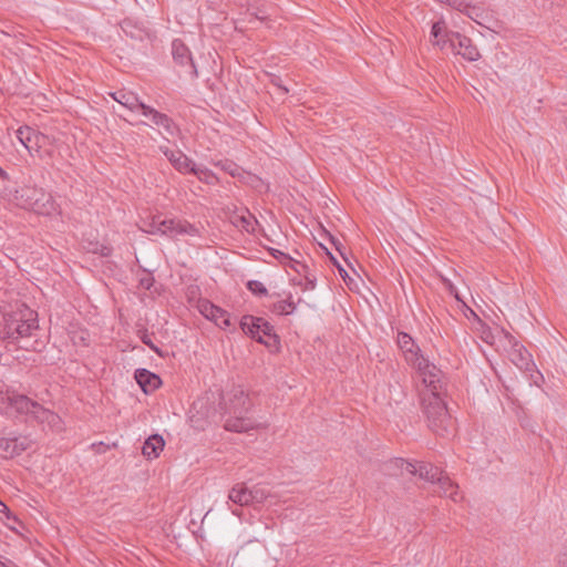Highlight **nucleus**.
<instances>
[{"label": "nucleus", "instance_id": "f257e3e1", "mask_svg": "<svg viewBox=\"0 0 567 567\" xmlns=\"http://www.w3.org/2000/svg\"><path fill=\"white\" fill-rule=\"evenodd\" d=\"M39 329L38 313L25 305L18 306L14 310L0 313V340L17 343L20 348L37 349L38 341L32 344L29 339Z\"/></svg>", "mask_w": 567, "mask_h": 567}, {"label": "nucleus", "instance_id": "f03ea898", "mask_svg": "<svg viewBox=\"0 0 567 567\" xmlns=\"http://www.w3.org/2000/svg\"><path fill=\"white\" fill-rule=\"evenodd\" d=\"M423 389L420 390L421 405L429 422V427L439 435H444L452 429V417L447 411L446 403L442 399L444 390L443 372L440 371L439 382L429 383V380L421 381Z\"/></svg>", "mask_w": 567, "mask_h": 567}, {"label": "nucleus", "instance_id": "7ed1b4c3", "mask_svg": "<svg viewBox=\"0 0 567 567\" xmlns=\"http://www.w3.org/2000/svg\"><path fill=\"white\" fill-rule=\"evenodd\" d=\"M398 346L401 349L408 364L416 370L420 381L429 380V383L439 382L440 369L422 353L412 337L405 332H399Z\"/></svg>", "mask_w": 567, "mask_h": 567}, {"label": "nucleus", "instance_id": "20e7f679", "mask_svg": "<svg viewBox=\"0 0 567 567\" xmlns=\"http://www.w3.org/2000/svg\"><path fill=\"white\" fill-rule=\"evenodd\" d=\"M224 400L225 413L228 414L224 424L227 431L243 433L256 427V423L246 416L250 403L243 390L236 389L234 391L233 395L227 399L229 404H227L225 398Z\"/></svg>", "mask_w": 567, "mask_h": 567}, {"label": "nucleus", "instance_id": "39448f33", "mask_svg": "<svg viewBox=\"0 0 567 567\" xmlns=\"http://www.w3.org/2000/svg\"><path fill=\"white\" fill-rule=\"evenodd\" d=\"M19 205L39 215L52 216L59 213V207L50 193L35 186H24L17 190Z\"/></svg>", "mask_w": 567, "mask_h": 567}, {"label": "nucleus", "instance_id": "423d86ee", "mask_svg": "<svg viewBox=\"0 0 567 567\" xmlns=\"http://www.w3.org/2000/svg\"><path fill=\"white\" fill-rule=\"evenodd\" d=\"M143 230L152 235H162L169 238H176L178 236H200V230L197 226L186 220L161 218V216H153L150 221L145 223Z\"/></svg>", "mask_w": 567, "mask_h": 567}, {"label": "nucleus", "instance_id": "0eeeda50", "mask_svg": "<svg viewBox=\"0 0 567 567\" xmlns=\"http://www.w3.org/2000/svg\"><path fill=\"white\" fill-rule=\"evenodd\" d=\"M240 328L245 333L266 346H270L268 340L276 341L274 327L262 318L244 316L240 320Z\"/></svg>", "mask_w": 567, "mask_h": 567}, {"label": "nucleus", "instance_id": "6e6552de", "mask_svg": "<svg viewBox=\"0 0 567 567\" xmlns=\"http://www.w3.org/2000/svg\"><path fill=\"white\" fill-rule=\"evenodd\" d=\"M396 463L400 464V467L406 471L408 473L419 475L420 478L431 483H436L437 485L440 483V478L445 476L443 475V472L439 467L430 463H412L405 460H398Z\"/></svg>", "mask_w": 567, "mask_h": 567}, {"label": "nucleus", "instance_id": "1a4fd4ad", "mask_svg": "<svg viewBox=\"0 0 567 567\" xmlns=\"http://www.w3.org/2000/svg\"><path fill=\"white\" fill-rule=\"evenodd\" d=\"M16 136L32 156L40 155V151L47 142L44 134L27 125L19 127Z\"/></svg>", "mask_w": 567, "mask_h": 567}, {"label": "nucleus", "instance_id": "9d476101", "mask_svg": "<svg viewBox=\"0 0 567 567\" xmlns=\"http://www.w3.org/2000/svg\"><path fill=\"white\" fill-rule=\"evenodd\" d=\"M451 49L462 55L465 60L474 62L481 58V53L472 40L458 32H452L449 38Z\"/></svg>", "mask_w": 567, "mask_h": 567}, {"label": "nucleus", "instance_id": "9b49d317", "mask_svg": "<svg viewBox=\"0 0 567 567\" xmlns=\"http://www.w3.org/2000/svg\"><path fill=\"white\" fill-rule=\"evenodd\" d=\"M198 310L206 319L215 322V324L221 329H226L231 326L228 312L218 306H215L209 300H199Z\"/></svg>", "mask_w": 567, "mask_h": 567}, {"label": "nucleus", "instance_id": "f8f14e48", "mask_svg": "<svg viewBox=\"0 0 567 567\" xmlns=\"http://www.w3.org/2000/svg\"><path fill=\"white\" fill-rule=\"evenodd\" d=\"M143 115L150 118L154 125L162 128V133L168 136H175L178 133L177 125L168 115L161 113L148 105L144 107Z\"/></svg>", "mask_w": 567, "mask_h": 567}, {"label": "nucleus", "instance_id": "ddd939ff", "mask_svg": "<svg viewBox=\"0 0 567 567\" xmlns=\"http://www.w3.org/2000/svg\"><path fill=\"white\" fill-rule=\"evenodd\" d=\"M7 403L6 412L8 414H12L13 412L20 413V414H31L32 410H35V406H38V403L30 400L25 395L21 394H12L7 395L3 399Z\"/></svg>", "mask_w": 567, "mask_h": 567}, {"label": "nucleus", "instance_id": "4468645a", "mask_svg": "<svg viewBox=\"0 0 567 567\" xmlns=\"http://www.w3.org/2000/svg\"><path fill=\"white\" fill-rule=\"evenodd\" d=\"M161 152L166 156L169 163L179 173H192L195 163L179 150H169L166 146H159Z\"/></svg>", "mask_w": 567, "mask_h": 567}, {"label": "nucleus", "instance_id": "2eb2a0df", "mask_svg": "<svg viewBox=\"0 0 567 567\" xmlns=\"http://www.w3.org/2000/svg\"><path fill=\"white\" fill-rule=\"evenodd\" d=\"M509 342L512 343V349L508 353L509 360L519 370L532 371L535 364L527 349L518 342H512V339H509Z\"/></svg>", "mask_w": 567, "mask_h": 567}, {"label": "nucleus", "instance_id": "dca6fc26", "mask_svg": "<svg viewBox=\"0 0 567 567\" xmlns=\"http://www.w3.org/2000/svg\"><path fill=\"white\" fill-rule=\"evenodd\" d=\"M231 224L248 234H255L257 226L259 225L256 217L248 209H240L230 217Z\"/></svg>", "mask_w": 567, "mask_h": 567}, {"label": "nucleus", "instance_id": "f3484780", "mask_svg": "<svg viewBox=\"0 0 567 567\" xmlns=\"http://www.w3.org/2000/svg\"><path fill=\"white\" fill-rule=\"evenodd\" d=\"M111 96L121 105L127 107L131 111H141L144 112V107H146V104H144L138 96L133 93L125 90H118L113 93H111Z\"/></svg>", "mask_w": 567, "mask_h": 567}, {"label": "nucleus", "instance_id": "a211bd4d", "mask_svg": "<svg viewBox=\"0 0 567 567\" xmlns=\"http://www.w3.org/2000/svg\"><path fill=\"white\" fill-rule=\"evenodd\" d=\"M135 379L145 393L154 391L161 384L159 377L146 369L136 370Z\"/></svg>", "mask_w": 567, "mask_h": 567}, {"label": "nucleus", "instance_id": "6ab92c4d", "mask_svg": "<svg viewBox=\"0 0 567 567\" xmlns=\"http://www.w3.org/2000/svg\"><path fill=\"white\" fill-rule=\"evenodd\" d=\"M172 55L176 63L194 68L193 59L188 48L179 39L172 42Z\"/></svg>", "mask_w": 567, "mask_h": 567}, {"label": "nucleus", "instance_id": "aec40b11", "mask_svg": "<svg viewBox=\"0 0 567 567\" xmlns=\"http://www.w3.org/2000/svg\"><path fill=\"white\" fill-rule=\"evenodd\" d=\"M165 446L164 439L158 434L151 435L143 444L142 453L147 458H156Z\"/></svg>", "mask_w": 567, "mask_h": 567}, {"label": "nucleus", "instance_id": "412c9836", "mask_svg": "<svg viewBox=\"0 0 567 567\" xmlns=\"http://www.w3.org/2000/svg\"><path fill=\"white\" fill-rule=\"evenodd\" d=\"M251 493L244 484L235 485L228 494V498L236 505L247 506L251 505Z\"/></svg>", "mask_w": 567, "mask_h": 567}, {"label": "nucleus", "instance_id": "4be33fe9", "mask_svg": "<svg viewBox=\"0 0 567 567\" xmlns=\"http://www.w3.org/2000/svg\"><path fill=\"white\" fill-rule=\"evenodd\" d=\"M450 37L451 33L446 32L445 23L443 21H437L432 25L430 41L433 45L444 49L449 43Z\"/></svg>", "mask_w": 567, "mask_h": 567}, {"label": "nucleus", "instance_id": "5701e85b", "mask_svg": "<svg viewBox=\"0 0 567 567\" xmlns=\"http://www.w3.org/2000/svg\"><path fill=\"white\" fill-rule=\"evenodd\" d=\"M440 494L451 498L454 503L462 499V495L458 492V486L454 484L449 476L440 478L439 483Z\"/></svg>", "mask_w": 567, "mask_h": 567}, {"label": "nucleus", "instance_id": "b1692460", "mask_svg": "<svg viewBox=\"0 0 567 567\" xmlns=\"http://www.w3.org/2000/svg\"><path fill=\"white\" fill-rule=\"evenodd\" d=\"M12 439V446L14 447V454L20 455L22 452L29 450L33 445V441L27 436V435H19L11 437Z\"/></svg>", "mask_w": 567, "mask_h": 567}, {"label": "nucleus", "instance_id": "393cba45", "mask_svg": "<svg viewBox=\"0 0 567 567\" xmlns=\"http://www.w3.org/2000/svg\"><path fill=\"white\" fill-rule=\"evenodd\" d=\"M11 437L0 436V460H8L16 456Z\"/></svg>", "mask_w": 567, "mask_h": 567}, {"label": "nucleus", "instance_id": "a878e982", "mask_svg": "<svg viewBox=\"0 0 567 567\" xmlns=\"http://www.w3.org/2000/svg\"><path fill=\"white\" fill-rule=\"evenodd\" d=\"M296 309L291 300H281L272 305L271 311L276 315L286 316L293 312Z\"/></svg>", "mask_w": 567, "mask_h": 567}, {"label": "nucleus", "instance_id": "bb28decb", "mask_svg": "<svg viewBox=\"0 0 567 567\" xmlns=\"http://www.w3.org/2000/svg\"><path fill=\"white\" fill-rule=\"evenodd\" d=\"M192 174L196 175L200 181L209 184L215 179L212 171L204 166H197L196 164L193 167Z\"/></svg>", "mask_w": 567, "mask_h": 567}, {"label": "nucleus", "instance_id": "cd10ccee", "mask_svg": "<svg viewBox=\"0 0 567 567\" xmlns=\"http://www.w3.org/2000/svg\"><path fill=\"white\" fill-rule=\"evenodd\" d=\"M276 254H280V262L287 267H290L291 269L296 270L297 272H300V268H305V265L300 264L299 261L295 260L293 258H291L290 256H288L287 254L280 251V250H275Z\"/></svg>", "mask_w": 567, "mask_h": 567}, {"label": "nucleus", "instance_id": "c85d7f7f", "mask_svg": "<svg viewBox=\"0 0 567 567\" xmlns=\"http://www.w3.org/2000/svg\"><path fill=\"white\" fill-rule=\"evenodd\" d=\"M247 289L254 293V295H258V296H266L267 295V288L265 287V285L261 282V281H258V280H249L247 282Z\"/></svg>", "mask_w": 567, "mask_h": 567}, {"label": "nucleus", "instance_id": "c756f323", "mask_svg": "<svg viewBox=\"0 0 567 567\" xmlns=\"http://www.w3.org/2000/svg\"><path fill=\"white\" fill-rule=\"evenodd\" d=\"M251 493V504L262 503L267 498V492L262 487H254L249 489Z\"/></svg>", "mask_w": 567, "mask_h": 567}, {"label": "nucleus", "instance_id": "7c9ffc66", "mask_svg": "<svg viewBox=\"0 0 567 567\" xmlns=\"http://www.w3.org/2000/svg\"><path fill=\"white\" fill-rule=\"evenodd\" d=\"M47 416L49 419H47V422L44 424H47L50 429H52L54 431H60L62 429V426H61L62 420L58 414L52 412V413H47Z\"/></svg>", "mask_w": 567, "mask_h": 567}, {"label": "nucleus", "instance_id": "2f4dec72", "mask_svg": "<svg viewBox=\"0 0 567 567\" xmlns=\"http://www.w3.org/2000/svg\"><path fill=\"white\" fill-rule=\"evenodd\" d=\"M47 413H52V411L41 406L39 403L38 406H35V410H32V415L34 416V419H37L42 424H44L47 422V419H49L47 416Z\"/></svg>", "mask_w": 567, "mask_h": 567}, {"label": "nucleus", "instance_id": "473e14b6", "mask_svg": "<svg viewBox=\"0 0 567 567\" xmlns=\"http://www.w3.org/2000/svg\"><path fill=\"white\" fill-rule=\"evenodd\" d=\"M140 285L145 289H150L153 286V278L150 275H147L146 277L140 280Z\"/></svg>", "mask_w": 567, "mask_h": 567}, {"label": "nucleus", "instance_id": "72a5a7b5", "mask_svg": "<svg viewBox=\"0 0 567 567\" xmlns=\"http://www.w3.org/2000/svg\"><path fill=\"white\" fill-rule=\"evenodd\" d=\"M223 168L225 171H228L233 176L236 174L237 172V167L235 164L230 163V162H226L224 165H223Z\"/></svg>", "mask_w": 567, "mask_h": 567}, {"label": "nucleus", "instance_id": "f704fd0d", "mask_svg": "<svg viewBox=\"0 0 567 567\" xmlns=\"http://www.w3.org/2000/svg\"><path fill=\"white\" fill-rule=\"evenodd\" d=\"M331 260L333 261V264L338 267V270H339V274L340 276L346 279V277L348 276L347 271L344 268H342L338 262L337 260L334 259V257L331 256Z\"/></svg>", "mask_w": 567, "mask_h": 567}, {"label": "nucleus", "instance_id": "c9c22d12", "mask_svg": "<svg viewBox=\"0 0 567 567\" xmlns=\"http://www.w3.org/2000/svg\"><path fill=\"white\" fill-rule=\"evenodd\" d=\"M331 243L333 244V246L336 247V249L341 254L343 255L342 250H341V243L336 240L333 237H331Z\"/></svg>", "mask_w": 567, "mask_h": 567}, {"label": "nucleus", "instance_id": "e433bc0d", "mask_svg": "<svg viewBox=\"0 0 567 567\" xmlns=\"http://www.w3.org/2000/svg\"><path fill=\"white\" fill-rule=\"evenodd\" d=\"M8 512H9L8 506L2 501H0V513H8Z\"/></svg>", "mask_w": 567, "mask_h": 567}, {"label": "nucleus", "instance_id": "4c0bfd02", "mask_svg": "<svg viewBox=\"0 0 567 567\" xmlns=\"http://www.w3.org/2000/svg\"><path fill=\"white\" fill-rule=\"evenodd\" d=\"M143 342L147 346H150L153 350L157 351V349L150 342V340H143Z\"/></svg>", "mask_w": 567, "mask_h": 567}, {"label": "nucleus", "instance_id": "58836bf2", "mask_svg": "<svg viewBox=\"0 0 567 567\" xmlns=\"http://www.w3.org/2000/svg\"><path fill=\"white\" fill-rule=\"evenodd\" d=\"M275 250H276V249H271V255H272L276 259L280 260V254H276V251H275Z\"/></svg>", "mask_w": 567, "mask_h": 567}, {"label": "nucleus", "instance_id": "ea45409f", "mask_svg": "<svg viewBox=\"0 0 567 567\" xmlns=\"http://www.w3.org/2000/svg\"><path fill=\"white\" fill-rule=\"evenodd\" d=\"M130 22L125 21L124 22V25H123V31H125L127 33V28L130 27Z\"/></svg>", "mask_w": 567, "mask_h": 567}, {"label": "nucleus", "instance_id": "a19ab883", "mask_svg": "<svg viewBox=\"0 0 567 567\" xmlns=\"http://www.w3.org/2000/svg\"><path fill=\"white\" fill-rule=\"evenodd\" d=\"M0 176L2 178H6L7 177V173L0 167Z\"/></svg>", "mask_w": 567, "mask_h": 567}, {"label": "nucleus", "instance_id": "79ce46f5", "mask_svg": "<svg viewBox=\"0 0 567 567\" xmlns=\"http://www.w3.org/2000/svg\"><path fill=\"white\" fill-rule=\"evenodd\" d=\"M279 89H281L284 91V93H288V91H289L287 87L281 86V85H279Z\"/></svg>", "mask_w": 567, "mask_h": 567}, {"label": "nucleus", "instance_id": "37998d69", "mask_svg": "<svg viewBox=\"0 0 567 567\" xmlns=\"http://www.w3.org/2000/svg\"><path fill=\"white\" fill-rule=\"evenodd\" d=\"M0 567H8L2 560H0Z\"/></svg>", "mask_w": 567, "mask_h": 567}, {"label": "nucleus", "instance_id": "c03bdc74", "mask_svg": "<svg viewBox=\"0 0 567 567\" xmlns=\"http://www.w3.org/2000/svg\"><path fill=\"white\" fill-rule=\"evenodd\" d=\"M309 285L311 289L315 287V284L311 280H309Z\"/></svg>", "mask_w": 567, "mask_h": 567}]
</instances>
